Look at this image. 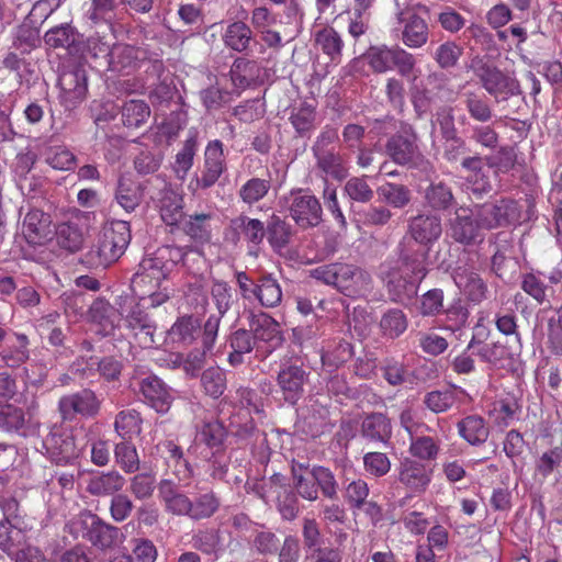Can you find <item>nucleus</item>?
<instances>
[{"mask_svg": "<svg viewBox=\"0 0 562 562\" xmlns=\"http://www.w3.org/2000/svg\"><path fill=\"white\" fill-rule=\"evenodd\" d=\"M65 531L75 540H85L102 552L113 550L124 539L119 527L87 509L72 517L65 525Z\"/></svg>", "mask_w": 562, "mask_h": 562, "instance_id": "1", "label": "nucleus"}, {"mask_svg": "<svg viewBox=\"0 0 562 562\" xmlns=\"http://www.w3.org/2000/svg\"><path fill=\"white\" fill-rule=\"evenodd\" d=\"M131 241V227L126 221H113L87 252L81 262L90 269H105L124 254Z\"/></svg>", "mask_w": 562, "mask_h": 562, "instance_id": "2", "label": "nucleus"}, {"mask_svg": "<svg viewBox=\"0 0 562 562\" xmlns=\"http://www.w3.org/2000/svg\"><path fill=\"white\" fill-rule=\"evenodd\" d=\"M338 140V130L331 125H325L312 145V153L315 167L322 177L342 181L348 177L349 168L347 159L337 148Z\"/></svg>", "mask_w": 562, "mask_h": 562, "instance_id": "3", "label": "nucleus"}, {"mask_svg": "<svg viewBox=\"0 0 562 562\" xmlns=\"http://www.w3.org/2000/svg\"><path fill=\"white\" fill-rule=\"evenodd\" d=\"M418 139L415 127L409 123H402L401 130L387 138L384 145L385 153L398 166L431 168V164L419 149Z\"/></svg>", "mask_w": 562, "mask_h": 562, "instance_id": "4", "label": "nucleus"}, {"mask_svg": "<svg viewBox=\"0 0 562 562\" xmlns=\"http://www.w3.org/2000/svg\"><path fill=\"white\" fill-rule=\"evenodd\" d=\"M471 69L479 79L482 88L495 99L496 102L506 101L512 97L522 93L519 81L496 66L484 61L482 58H474Z\"/></svg>", "mask_w": 562, "mask_h": 562, "instance_id": "5", "label": "nucleus"}, {"mask_svg": "<svg viewBox=\"0 0 562 562\" xmlns=\"http://www.w3.org/2000/svg\"><path fill=\"white\" fill-rule=\"evenodd\" d=\"M330 398L324 394H312L305 398V404L297 409L299 429L312 438H317L330 431L333 424L329 412Z\"/></svg>", "mask_w": 562, "mask_h": 562, "instance_id": "6", "label": "nucleus"}, {"mask_svg": "<svg viewBox=\"0 0 562 562\" xmlns=\"http://www.w3.org/2000/svg\"><path fill=\"white\" fill-rule=\"evenodd\" d=\"M379 279L387 293L389 300L405 306L417 297L422 283L416 277H411L400 268L387 262L380 265Z\"/></svg>", "mask_w": 562, "mask_h": 562, "instance_id": "7", "label": "nucleus"}, {"mask_svg": "<svg viewBox=\"0 0 562 562\" xmlns=\"http://www.w3.org/2000/svg\"><path fill=\"white\" fill-rule=\"evenodd\" d=\"M310 371L297 361L285 360L280 363L276 381L278 392L285 404L292 407L299 404L310 383Z\"/></svg>", "mask_w": 562, "mask_h": 562, "instance_id": "8", "label": "nucleus"}, {"mask_svg": "<svg viewBox=\"0 0 562 562\" xmlns=\"http://www.w3.org/2000/svg\"><path fill=\"white\" fill-rule=\"evenodd\" d=\"M473 215L482 229L506 227L518 223L521 218V207L510 198H502L494 202L475 205Z\"/></svg>", "mask_w": 562, "mask_h": 562, "instance_id": "9", "label": "nucleus"}, {"mask_svg": "<svg viewBox=\"0 0 562 562\" xmlns=\"http://www.w3.org/2000/svg\"><path fill=\"white\" fill-rule=\"evenodd\" d=\"M184 254L180 247L166 246L159 248L154 256L144 258L138 271L134 274V283L142 284L145 278L154 279V285L160 286L171 268L182 260Z\"/></svg>", "mask_w": 562, "mask_h": 562, "instance_id": "10", "label": "nucleus"}, {"mask_svg": "<svg viewBox=\"0 0 562 562\" xmlns=\"http://www.w3.org/2000/svg\"><path fill=\"white\" fill-rule=\"evenodd\" d=\"M396 30L401 32V41L409 48H420L427 44L429 27L427 22L417 14L414 7L406 0H395Z\"/></svg>", "mask_w": 562, "mask_h": 562, "instance_id": "11", "label": "nucleus"}, {"mask_svg": "<svg viewBox=\"0 0 562 562\" xmlns=\"http://www.w3.org/2000/svg\"><path fill=\"white\" fill-rule=\"evenodd\" d=\"M286 209L295 224L303 228L318 226L323 221V209L319 200L308 190H292L284 198Z\"/></svg>", "mask_w": 562, "mask_h": 562, "instance_id": "12", "label": "nucleus"}, {"mask_svg": "<svg viewBox=\"0 0 562 562\" xmlns=\"http://www.w3.org/2000/svg\"><path fill=\"white\" fill-rule=\"evenodd\" d=\"M60 102L67 110L81 104L88 93V74L83 65L69 64L63 67L58 76Z\"/></svg>", "mask_w": 562, "mask_h": 562, "instance_id": "13", "label": "nucleus"}, {"mask_svg": "<svg viewBox=\"0 0 562 562\" xmlns=\"http://www.w3.org/2000/svg\"><path fill=\"white\" fill-rule=\"evenodd\" d=\"M334 288L346 296H362L372 289V277L364 269L345 262H334Z\"/></svg>", "mask_w": 562, "mask_h": 562, "instance_id": "14", "label": "nucleus"}, {"mask_svg": "<svg viewBox=\"0 0 562 562\" xmlns=\"http://www.w3.org/2000/svg\"><path fill=\"white\" fill-rule=\"evenodd\" d=\"M429 247L418 245L413 239L401 238L395 248L400 263L396 267L422 282L429 272Z\"/></svg>", "mask_w": 562, "mask_h": 562, "instance_id": "15", "label": "nucleus"}, {"mask_svg": "<svg viewBox=\"0 0 562 562\" xmlns=\"http://www.w3.org/2000/svg\"><path fill=\"white\" fill-rule=\"evenodd\" d=\"M102 57L109 70L130 75L138 69L148 56L147 50L139 46L119 43L103 46Z\"/></svg>", "mask_w": 562, "mask_h": 562, "instance_id": "16", "label": "nucleus"}, {"mask_svg": "<svg viewBox=\"0 0 562 562\" xmlns=\"http://www.w3.org/2000/svg\"><path fill=\"white\" fill-rule=\"evenodd\" d=\"M47 457L57 465L71 464L80 456L81 449L77 446L74 435L53 426L43 440Z\"/></svg>", "mask_w": 562, "mask_h": 562, "instance_id": "17", "label": "nucleus"}, {"mask_svg": "<svg viewBox=\"0 0 562 562\" xmlns=\"http://www.w3.org/2000/svg\"><path fill=\"white\" fill-rule=\"evenodd\" d=\"M123 318L127 329L142 348H151L156 345L157 322L142 302L134 303L128 311L125 310Z\"/></svg>", "mask_w": 562, "mask_h": 562, "instance_id": "18", "label": "nucleus"}, {"mask_svg": "<svg viewBox=\"0 0 562 562\" xmlns=\"http://www.w3.org/2000/svg\"><path fill=\"white\" fill-rule=\"evenodd\" d=\"M132 303L128 296L121 295L116 301L119 307L115 308L102 297L94 300L89 308V315L91 322L99 326L97 333L102 337L112 335L124 316L125 305Z\"/></svg>", "mask_w": 562, "mask_h": 562, "instance_id": "19", "label": "nucleus"}, {"mask_svg": "<svg viewBox=\"0 0 562 562\" xmlns=\"http://www.w3.org/2000/svg\"><path fill=\"white\" fill-rule=\"evenodd\" d=\"M100 411V401L90 389L64 395L58 401V412L63 420H74L78 415L93 417Z\"/></svg>", "mask_w": 562, "mask_h": 562, "instance_id": "20", "label": "nucleus"}, {"mask_svg": "<svg viewBox=\"0 0 562 562\" xmlns=\"http://www.w3.org/2000/svg\"><path fill=\"white\" fill-rule=\"evenodd\" d=\"M138 393L143 402L158 414L169 412L175 396L172 390L157 375L150 374L137 380Z\"/></svg>", "mask_w": 562, "mask_h": 562, "instance_id": "21", "label": "nucleus"}, {"mask_svg": "<svg viewBox=\"0 0 562 562\" xmlns=\"http://www.w3.org/2000/svg\"><path fill=\"white\" fill-rule=\"evenodd\" d=\"M441 234V218L432 213H420L408 220L406 235L402 238L413 239L416 244L430 248Z\"/></svg>", "mask_w": 562, "mask_h": 562, "instance_id": "22", "label": "nucleus"}, {"mask_svg": "<svg viewBox=\"0 0 562 562\" xmlns=\"http://www.w3.org/2000/svg\"><path fill=\"white\" fill-rule=\"evenodd\" d=\"M244 316L247 321V329L259 347L261 342L269 344L272 347L280 342V325L268 313L249 308L244 311Z\"/></svg>", "mask_w": 562, "mask_h": 562, "instance_id": "23", "label": "nucleus"}, {"mask_svg": "<svg viewBox=\"0 0 562 562\" xmlns=\"http://www.w3.org/2000/svg\"><path fill=\"white\" fill-rule=\"evenodd\" d=\"M226 170L223 143L220 139L209 142L204 150L201 176L196 178L198 187L203 190L212 188Z\"/></svg>", "mask_w": 562, "mask_h": 562, "instance_id": "24", "label": "nucleus"}, {"mask_svg": "<svg viewBox=\"0 0 562 562\" xmlns=\"http://www.w3.org/2000/svg\"><path fill=\"white\" fill-rule=\"evenodd\" d=\"M38 427L40 424L33 422L31 417L27 418L22 407L11 403H0L1 431L25 438L37 434Z\"/></svg>", "mask_w": 562, "mask_h": 562, "instance_id": "25", "label": "nucleus"}, {"mask_svg": "<svg viewBox=\"0 0 562 562\" xmlns=\"http://www.w3.org/2000/svg\"><path fill=\"white\" fill-rule=\"evenodd\" d=\"M182 486L175 480L162 479L157 486L158 498L167 513L189 517L191 498L182 491Z\"/></svg>", "mask_w": 562, "mask_h": 562, "instance_id": "26", "label": "nucleus"}, {"mask_svg": "<svg viewBox=\"0 0 562 562\" xmlns=\"http://www.w3.org/2000/svg\"><path fill=\"white\" fill-rule=\"evenodd\" d=\"M279 12H272L266 5H259L252 9L250 15V26L260 35L261 41L273 49L283 46L281 33L272 30L278 24Z\"/></svg>", "mask_w": 562, "mask_h": 562, "instance_id": "27", "label": "nucleus"}, {"mask_svg": "<svg viewBox=\"0 0 562 562\" xmlns=\"http://www.w3.org/2000/svg\"><path fill=\"white\" fill-rule=\"evenodd\" d=\"M454 284L463 291L469 301L479 304L487 297V285L480 274L467 265H458L452 270Z\"/></svg>", "mask_w": 562, "mask_h": 562, "instance_id": "28", "label": "nucleus"}, {"mask_svg": "<svg viewBox=\"0 0 562 562\" xmlns=\"http://www.w3.org/2000/svg\"><path fill=\"white\" fill-rule=\"evenodd\" d=\"M124 0H91L86 18L91 26H105L113 30L116 21L126 14Z\"/></svg>", "mask_w": 562, "mask_h": 562, "instance_id": "29", "label": "nucleus"}, {"mask_svg": "<svg viewBox=\"0 0 562 562\" xmlns=\"http://www.w3.org/2000/svg\"><path fill=\"white\" fill-rule=\"evenodd\" d=\"M146 186L130 175L119 176L114 191L116 203L127 213L134 212L143 202Z\"/></svg>", "mask_w": 562, "mask_h": 562, "instance_id": "30", "label": "nucleus"}, {"mask_svg": "<svg viewBox=\"0 0 562 562\" xmlns=\"http://www.w3.org/2000/svg\"><path fill=\"white\" fill-rule=\"evenodd\" d=\"M126 481L116 470L94 472L86 481V491L97 497L113 496L121 492Z\"/></svg>", "mask_w": 562, "mask_h": 562, "instance_id": "31", "label": "nucleus"}, {"mask_svg": "<svg viewBox=\"0 0 562 562\" xmlns=\"http://www.w3.org/2000/svg\"><path fill=\"white\" fill-rule=\"evenodd\" d=\"M50 216L41 210L34 209L26 213L22 234L30 245H43L50 238Z\"/></svg>", "mask_w": 562, "mask_h": 562, "instance_id": "32", "label": "nucleus"}, {"mask_svg": "<svg viewBox=\"0 0 562 562\" xmlns=\"http://www.w3.org/2000/svg\"><path fill=\"white\" fill-rule=\"evenodd\" d=\"M397 471L398 481L413 492H424L430 483V471L416 460L405 458Z\"/></svg>", "mask_w": 562, "mask_h": 562, "instance_id": "33", "label": "nucleus"}, {"mask_svg": "<svg viewBox=\"0 0 562 562\" xmlns=\"http://www.w3.org/2000/svg\"><path fill=\"white\" fill-rule=\"evenodd\" d=\"M229 229L233 240L236 243L241 237L249 244L258 246L266 236V225L258 218H251L240 214L229 221Z\"/></svg>", "mask_w": 562, "mask_h": 562, "instance_id": "34", "label": "nucleus"}, {"mask_svg": "<svg viewBox=\"0 0 562 562\" xmlns=\"http://www.w3.org/2000/svg\"><path fill=\"white\" fill-rule=\"evenodd\" d=\"M222 40L226 48L236 53H247L257 44L251 26L244 21L228 23Z\"/></svg>", "mask_w": 562, "mask_h": 562, "instance_id": "35", "label": "nucleus"}, {"mask_svg": "<svg viewBox=\"0 0 562 562\" xmlns=\"http://www.w3.org/2000/svg\"><path fill=\"white\" fill-rule=\"evenodd\" d=\"M481 226L477 218L472 214H459L450 222V236L451 238L462 245H473L481 241L483 236L481 234Z\"/></svg>", "mask_w": 562, "mask_h": 562, "instance_id": "36", "label": "nucleus"}, {"mask_svg": "<svg viewBox=\"0 0 562 562\" xmlns=\"http://www.w3.org/2000/svg\"><path fill=\"white\" fill-rule=\"evenodd\" d=\"M5 344L0 350V359L5 367L16 369L30 358V340L25 334L14 333L5 338Z\"/></svg>", "mask_w": 562, "mask_h": 562, "instance_id": "37", "label": "nucleus"}, {"mask_svg": "<svg viewBox=\"0 0 562 562\" xmlns=\"http://www.w3.org/2000/svg\"><path fill=\"white\" fill-rule=\"evenodd\" d=\"M282 289L270 272H262L257 276L256 292L254 301L258 302L261 307L274 308L282 302Z\"/></svg>", "mask_w": 562, "mask_h": 562, "instance_id": "38", "label": "nucleus"}, {"mask_svg": "<svg viewBox=\"0 0 562 562\" xmlns=\"http://www.w3.org/2000/svg\"><path fill=\"white\" fill-rule=\"evenodd\" d=\"M360 432L369 441L387 443L392 437V424L385 414L370 413L363 417Z\"/></svg>", "mask_w": 562, "mask_h": 562, "instance_id": "39", "label": "nucleus"}, {"mask_svg": "<svg viewBox=\"0 0 562 562\" xmlns=\"http://www.w3.org/2000/svg\"><path fill=\"white\" fill-rule=\"evenodd\" d=\"M201 335V322L193 315H182L176 319L168 336L171 341L181 347L193 345Z\"/></svg>", "mask_w": 562, "mask_h": 562, "instance_id": "40", "label": "nucleus"}, {"mask_svg": "<svg viewBox=\"0 0 562 562\" xmlns=\"http://www.w3.org/2000/svg\"><path fill=\"white\" fill-rule=\"evenodd\" d=\"M425 203L432 211H448L457 205L452 187L443 180H434L425 190Z\"/></svg>", "mask_w": 562, "mask_h": 562, "instance_id": "41", "label": "nucleus"}, {"mask_svg": "<svg viewBox=\"0 0 562 562\" xmlns=\"http://www.w3.org/2000/svg\"><path fill=\"white\" fill-rule=\"evenodd\" d=\"M232 351L228 353L227 361L232 367H238L244 363V356L250 353L259 346L254 340L247 328H238L231 333L227 339Z\"/></svg>", "mask_w": 562, "mask_h": 562, "instance_id": "42", "label": "nucleus"}, {"mask_svg": "<svg viewBox=\"0 0 562 562\" xmlns=\"http://www.w3.org/2000/svg\"><path fill=\"white\" fill-rule=\"evenodd\" d=\"M191 520L199 521L211 518L221 507V498L213 490H201L191 498Z\"/></svg>", "mask_w": 562, "mask_h": 562, "instance_id": "43", "label": "nucleus"}, {"mask_svg": "<svg viewBox=\"0 0 562 562\" xmlns=\"http://www.w3.org/2000/svg\"><path fill=\"white\" fill-rule=\"evenodd\" d=\"M459 435L471 446H481L488 439L490 428L483 417L469 415L458 424Z\"/></svg>", "mask_w": 562, "mask_h": 562, "instance_id": "44", "label": "nucleus"}, {"mask_svg": "<svg viewBox=\"0 0 562 562\" xmlns=\"http://www.w3.org/2000/svg\"><path fill=\"white\" fill-rule=\"evenodd\" d=\"M261 68L257 61L238 57L234 60L231 75L233 82L240 88L255 85L260 77Z\"/></svg>", "mask_w": 562, "mask_h": 562, "instance_id": "45", "label": "nucleus"}, {"mask_svg": "<svg viewBox=\"0 0 562 562\" xmlns=\"http://www.w3.org/2000/svg\"><path fill=\"white\" fill-rule=\"evenodd\" d=\"M161 220L169 226L177 225L183 217V199L171 189H165L160 199Z\"/></svg>", "mask_w": 562, "mask_h": 562, "instance_id": "46", "label": "nucleus"}, {"mask_svg": "<svg viewBox=\"0 0 562 562\" xmlns=\"http://www.w3.org/2000/svg\"><path fill=\"white\" fill-rule=\"evenodd\" d=\"M379 327L383 337L395 339L406 331L408 319L402 310L389 308L382 314Z\"/></svg>", "mask_w": 562, "mask_h": 562, "instance_id": "47", "label": "nucleus"}, {"mask_svg": "<svg viewBox=\"0 0 562 562\" xmlns=\"http://www.w3.org/2000/svg\"><path fill=\"white\" fill-rule=\"evenodd\" d=\"M122 122L128 128H139L150 116V108L144 100L132 99L121 106Z\"/></svg>", "mask_w": 562, "mask_h": 562, "instance_id": "48", "label": "nucleus"}, {"mask_svg": "<svg viewBox=\"0 0 562 562\" xmlns=\"http://www.w3.org/2000/svg\"><path fill=\"white\" fill-rule=\"evenodd\" d=\"M463 98V104L473 121L485 124L493 119V109L484 94L467 91Z\"/></svg>", "mask_w": 562, "mask_h": 562, "instance_id": "49", "label": "nucleus"}, {"mask_svg": "<svg viewBox=\"0 0 562 562\" xmlns=\"http://www.w3.org/2000/svg\"><path fill=\"white\" fill-rule=\"evenodd\" d=\"M376 192L382 202L394 209H404L412 201L411 189L402 183L385 182Z\"/></svg>", "mask_w": 562, "mask_h": 562, "instance_id": "50", "label": "nucleus"}, {"mask_svg": "<svg viewBox=\"0 0 562 562\" xmlns=\"http://www.w3.org/2000/svg\"><path fill=\"white\" fill-rule=\"evenodd\" d=\"M315 42L333 63L339 64L341 61L344 41L335 29L325 27L318 31L315 35Z\"/></svg>", "mask_w": 562, "mask_h": 562, "instance_id": "51", "label": "nucleus"}, {"mask_svg": "<svg viewBox=\"0 0 562 562\" xmlns=\"http://www.w3.org/2000/svg\"><path fill=\"white\" fill-rule=\"evenodd\" d=\"M40 44L41 35L37 24L25 18L15 31L13 47L19 49L22 54H29L31 50L40 46Z\"/></svg>", "mask_w": 562, "mask_h": 562, "instance_id": "52", "label": "nucleus"}, {"mask_svg": "<svg viewBox=\"0 0 562 562\" xmlns=\"http://www.w3.org/2000/svg\"><path fill=\"white\" fill-rule=\"evenodd\" d=\"M443 317L440 319L441 328L452 333L467 326L470 312L461 299L454 300L447 308L441 312Z\"/></svg>", "mask_w": 562, "mask_h": 562, "instance_id": "53", "label": "nucleus"}, {"mask_svg": "<svg viewBox=\"0 0 562 562\" xmlns=\"http://www.w3.org/2000/svg\"><path fill=\"white\" fill-rule=\"evenodd\" d=\"M211 213H196L190 215L183 224V232L194 241L204 244L210 241L212 229L210 221Z\"/></svg>", "mask_w": 562, "mask_h": 562, "instance_id": "54", "label": "nucleus"}, {"mask_svg": "<svg viewBox=\"0 0 562 562\" xmlns=\"http://www.w3.org/2000/svg\"><path fill=\"white\" fill-rule=\"evenodd\" d=\"M79 34L69 23H63L49 29L45 35V43L53 48H70L78 42Z\"/></svg>", "mask_w": 562, "mask_h": 562, "instance_id": "55", "label": "nucleus"}, {"mask_svg": "<svg viewBox=\"0 0 562 562\" xmlns=\"http://www.w3.org/2000/svg\"><path fill=\"white\" fill-rule=\"evenodd\" d=\"M266 235L273 249H283L291 240L292 228L289 223L273 214L266 225Z\"/></svg>", "mask_w": 562, "mask_h": 562, "instance_id": "56", "label": "nucleus"}, {"mask_svg": "<svg viewBox=\"0 0 562 562\" xmlns=\"http://www.w3.org/2000/svg\"><path fill=\"white\" fill-rule=\"evenodd\" d=\"M373 72L384 74L392 69V47L371 45L361 56Z\"/></svg>", "mask_w": 562, "mask_h": 562, "instance_id": "57", "label": "nucleus"}, {"mask_svg": "<svg viewBox=\"0 0 562 562\" xmlns=\"http://www.w3.org/2000/svg\"><path fill=\"white\" fill-rule=\"evenodd\" d=\"M316 110L315 108L303 102L297 108H293L290 122L299 136L304 137L315 128Z\"/></svg>", "mask_w": 562, "mask_h": 562, "instance_id": "58", "label": "nucleus"}, {"mask_svg": "<svg viewBox=\"0 0 562 562\" xmlns=\"http://www.w3.org/2000/svg\"><path fill=\"white\" fill-rule=\"evenodd\" d=\"M198 438L207 448L221 452L225 450L227 431L220 420H211L203 424Z\"/></svg>", "mask_w": 562, "mask_h": 562, "instance_id": "59", "label": "nucleus"}, {"mask_svg": "<svg viewBox=\"0 0 562 562\" xmlns=\"http://www.w3.org/2000/svg\"><path fill=\"white\" fill-rule=\"evenodd\" d=\"M198 151L196 135H190L183 143L182 148L177 153L173 170L178 179L183 180L193 166L194 156Z\"/></svg>", "mask_w": 562, "mask_h": 562, "instance_id": "60", "label": "nucleus"}, {"mask_svg": "<svg viewBox=\"0 0 562 562\" xmlns=\"http://www.w3.org/2000/svg\"><path fill=\"white\" fill-rule=\"evenodd\" d=\"M226 373L220 367H210L201 374V385L212 398L221 397L226 390Z\"/></svg>", "mask_w": 562, "mask_h": 562, "instance_id": "61", "label": "nucleus"}, {"mask_svg": "<svg viewBox=\"0 0 562 562\" xmlns=\"http://www.w3.org/2000/svg\"><path fill=\"white\" fill-rule=\"evenodd\" d=\"M304 13L297 0H290L283 4V10L278 16V24L283 27L285 33L296 35L303 24Z\"/></svg>", "mask_w": 562, "mask_h": 562, "instance_id": "62", "label": "nucleus"}, {"mask_svg": "<svg viewBox=\"0 0 562 562\" xmlns=\"http://www.w3.org/2000/svg\"><path fill=\"white\" fill-rule=\"evenodd\" d=\"M142 417L135 409L121 411L114 422V428L122 438H132L142 432Z\"/></svg>", "mask_w": 562, "mask_h": 562, "instance_id": "63", "label": "nucleus"}, {"mask_svg": "<svg viewBox=\"0 0 562 562\" xmlns=\"http://www.w3.org/2000/svg\"><path fill=\"white\" fill-rule=\"evenodd\" d=\"M547 349L557 357L562 358V304L555 308V315L548 319Z\"/></svg>", "mask_w": 562, "mask_h": 562, "instance_id": "64", "label": "nucleus"}]
</instances>
